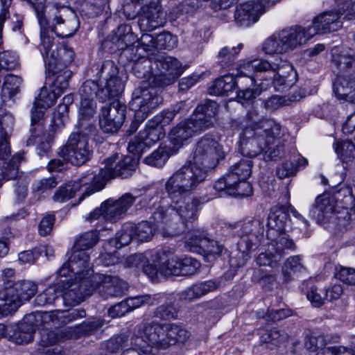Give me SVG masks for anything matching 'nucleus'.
I'll use <instances>...</instances> for the list:
<instances>
[{
    "instance_id": "obj_26",
    "label": "nucleus",
    "mask_w": 355,
    "mask_h": 355,
    "mask_svg": "<svg viewBox=\"0 0 355 355\" xmlns=\"http://www.w3.org/2000/svg\"><path fill=\"white\" fill-rule=\"evenodd\" d=\"M98 88V83L91 80L85 81L82 85L79 90L81 98L80 107L79 109L80 121L89 119L95 114L96 106L94 98H97Z\"/></svg>"
},
{
    "instance_id": "obj_11",
    "label": "nucleus",
    "mask_w": 355,
    "mask_h": 355,
    "mask_svg": "<svg viewBox=\"0 0 355 355\" xmlns=\"http://www.w3.org/2000/svg\"><path fill=\"white\" fill-rule=\"evenodd\" d=\"M162 103V98L157 94L154 87L147 88L144 85L141 88H136L129 103L130 108L135 112V121L132 122L130 134L135 132L139 124L148 116L150 112Z\"/></svg>"
},
{
    "instance_id": "obj_3",
    "label": "nucleus",
    "mask_w": 355,
    "mask_h": 355,
    "mask_svg": "<svg viewBox=\"0 0 355 355\" xmlns=\"http://www.w3.org/2000/svg\"><path fill=\"white\" fill-rule=\"evenodd\" d=\"M200 266L196 259L190 257H178L173 248L164 247L157 252L151 261L143 266L144 272L153 279L159 275L164 277L189 276L194 275Z\"/></svg>"
},
{
    "instance_id": "obj_54",
    "label": "nucleus",
    "mask_w": 355,
    "mask_h": 355,
    "mask_svg": "<svg viewBox=\"0 0 355 355\" xmlns=\"http://www.w3.org/2000/svg\"><path fill=\"white\" fill-rule=\"evenodd\" d=\"M18 65V59L15 53L9 51L0 53L1 69L13 70L15 69Z\"/></svg>"
},
{
    "instance_id": "obj_40",
    "label": "nucleus",
    "mask_w": 355,
    "mask_h": 355,
    "mask_svg": "<svg viewBox=\"0 0 355 355\" xmlns=\"http://www.w3.org/2000/svg\"><path fill=\"white\" fill-rule=\"evenodd\" d=\"M135 239L134 225L127 223L116 233L114 239L109 241L108 245L115 249H120L128 245Z\"/></svg>"
},
{
    "instance_id": "obj_53",
    "label": "nucleus",
    "mask_w": 355,
    "mask_h": 355,
    "mask_svg": "<svg viewBox=\"0 0 355 355\" xmlns=\"http://www.w3.org/2000/svg\"><path fill=\"white\" fill-rule=\"evenodd\" d=\"M105 1L106 0H86L83 12L89 17H94L103 12Z\"/></svg>"
},
{
    "instance_id": "obj_37",
    "label": "nucleus",
    "mask_w": 355,
    "mask_h": 355,
    "mask_svg": "<svg viewBox=\"0 0 355 355\" xmlns=\"http://www.w3.org/2000/svg\"><path fill=\"white\" fill-rule=\"evenodd\" d=\"M239 82L233 75H225L214 80L209 87V93L216 96L226 95L233 91Z\"/></svg>"
},
{
    "instance_id": "obj_16",
    "label": "nucleus",
    "mask_w": 355,
    "mask_h": 355,
    "mask_svg": "<svg viewBox=\"0 0 355 355\" xmlns=\"http://www.w3.org/2000/svg\"><path fill=\"white\" fill-rule=\"evenodd\" d=\"M156 67L153 82L159 89L173 83L183 72L181 62L175 58L166 56L154 61Z\"/></svg>"
},
{
    "instance_id": "obj_9",
    "label": "nucleus",
    "mask_w": 355,
    "mask_h": 355,
    "mask_svg": "<svg viewBox=\"0 0 355 355\" xmlns=\"http://www.w3.org/2000/svg\"><path fill=\"white\" fill-rule=\"evenodd\" d=\"M337 10L326 11L315 17L312 26L302 27L306 36V43L316 34H325L339 30L343 23L340 15H345L348 19L355 17V0H336Z\"/></svg>"
},
{
    "instance_id": "obj_17",
    "label": "nucleus",
    "mask_w": 355,
    "mask_h": 355,
    "mask_svg": "<svg viewBox=\"0 0 355 355\" xmlns=\"http://www.w3.org/2000/svg\"><path fill=\"white\" fill-rule=\"evenodd\" d=\"M164 136V128L150 120L146 123L144 130L140 132L137 137L129 142L128 150L130 153L140 156L146 148L163 139Z\"/></svg>"
},
{
    "instance_id": "obj_59",
    "label": "nucleus",
    "mask_w": 355,
    "mask_h": 355,
    "mask_svg": "<svg viewBox=\"0 0 355 355\" xmlns=\"http://www.w3.org/2000/svg\"><path fill=\"white\" fill-rule=\"evenodd\" d=\"M326 344V340L323 336L311 334L307 335L305 338L304 346L306 349L310 351H316L319 347L324 346Z\"/></svg>"
},
{
    "instance_id": "obj_46",
    "label": "nucleus",
    "mask_w": 355,
    "mask_h": 355,
    "mask_svg": "<svg viewBox=\"0 0 355 355\" xmlns=\"http://www.w3.org/2000/svg\"><path fill=\"white\" fill-rule=\"evenodd\" d=\"M78 191H79V185L72 184V182L70 181L65 185L60 187L55 191L52 198L55 202H64L72 198Z\"/></svg>"
},
{
    "instance_id": "obj_63",
    "label": "nucleus",
    "mask_w": 355,
    "mask_h": 355,
    "mask_svg": "<svg viewBox=\"0 0 355 355\" xmlns=\"http://www.w3.org/2000/svg\"><path fill=\"white\" fill-rule=\"evenodd\" d=\"M297 172V166L293 162L286 161L277 168V175L280 179H284L294 175Z\"/></svg>"
},
{
    "instance_id": "obj_48",
    "label": "nucleus",
    "mask_w": 355,
    "mask_h": 355,
    "mask_svg": "<svg viewBox=\"0 0 355 355\" xmlns=\"http://www.w3.org/2000/svg\"><path fill=\"white\" fill-rule=\"evenodd\" d=\"M155 233V227L147 221L134 225L135 239L141 242L150 241Z\"/></svg>"
},
{
    "instance_id": "obj_33",
    "label": "nucleus",
    "mask_w": 355,
    "mask_h": 355,
    "mask_svg": "<svg viewBox=\"0 0 355 355\" xmlns=\"http://www.w3.org/2000/svg\"><path fill=\"white\" fill-rule=\"evenodd\" d=\"M107 181V179L104 178L102 168L99 171L98 175L94 171L87 172L85 175L82 176L77 181L71 182L72 184H78L79 189L81 188L82 186H88L86 189L87 191L85 192L84 195L89 196L90 193L101 190L104 187Z\"/></svg>"
},
{
    "instance_id": "obj_8",
    "label": "nucleus",
    "mask_w": 355,
    "mask_h": 355,
    "mask_svg": "<svg viewBox=\"0 0 355 355\" xmlns=\"http://www.w3.org/2000/svg\"><path fill=\"white\" fill-rule=\"evenodd\" d=\"M135 197L137 200V205L139 208L150 209L155 208V211L152 213V218L157 227L162 229V233L164 237H173L183 233L187 227V223H191L198 217V212L193 218L189 220L184 219L182 217L181 218H175L173 216L166 217V210L172 207V200L170 198L171 204L168 207L164 205L156 207L158 196L155 192L153 193H146L139 197Z\"/></svg>"
},
{
    "instance_id": "obj_36",
    "label": "nucleus",
    "mask_w": 355,
    "mask_h": 355,
    "mask_svg": "<svg viewBox=\"0 0 355 355\" xmlns=\"http://www.w3.org/2000/svg\"><path fill=\"white\" fill-rule=\"evenodd\" d=\"M207 239L204 229L193 228L185 235V245L191 252L202 254V241Z\"/></svg>"
},
{
    "instance_id": "obj_6",
    "label": "nucleus",
    "mask_w": 355,
    "mask_h": 355,
    "mask_svg": "<svg viewBox=\"0 0 355 355\" xmlns=\"http://www.w3.org/2000/svg\"><path fill=\"white\" fill-rule=\"evenodd\" d=\"M217 105L214 102L200 104L190 119L181 121L173 128L169 137L178 148L187 144L189 140L213 126Z\"/></svg>"
},
{
    "instance_id": "obj_60",
    "label": "nucleus",
    "mask_w": 355,
    "mask_h": 355,
    "mask_svg": "<svg viewBox=\"0 0 355 355\" xmlns=\"http://www.w3.org/2000/svg\"><path fill=\"white\" fill-rule=\"evenodd\" d=\"M252 87V88H246L238 92L236 97L238 98V101L242 105L248 104L249 102L254 99L261 94V90L259 88L257 87L255 85Z\"/></svg>"
},
{
    "instance_id": "obj_43",
    "label": "nucleus",
    "mask_w": 355,
    "mask_h": 355,
    "mask_svg": "<svg viewBox=\"0 0 355 355\" xmlns=\"http://www.w3.org/2000/svg\"><path fill=\"white\" fill-rule=\"evenodd\" d=\"M21 78L12 74L5 76V80L1 89V96L5 98H11L19 92L21 84Z\"/></svg>"
},
{
    "instance_id": "obj_25",
    "label": "nucleus",
    "mask_w": 355,
    "mask_h": 355,
    "mask_svg": "<svg viewBox=\"0 0 355 355\" xmlns=\"http://www.w3.org/2000/svg\"><path fill=\"white\" fill-rule=\"evenodd\" d=\"M135 202L136 198L130 193L122 195L117 200L107 199L102 203L103 218L110 222H116L123 218Z\"/></svg>"
},
{
    "instance_id": "obj_55",
    "label": "nucleus",
    "mask_w": 355,
    "mask_h": 355,
    "mask_svg": "<svg viewBox=\"0 0 355 355\" xmlns=\"http://www.w3.org/2000/svg\"><path fill=\"white\" fill-rule=\"evenodd\" d=\"M334 276L347 284H355V269L338 266L335 269Z\"/></svg>"
},
{
    "instance_id": "obj_42",
    "label": "nucleus",
    "mask_w": 355,
    "mask_h": 355,
    "mask_svg": "<svg viewBox=\"0 0 355 355\" xmlns=\"http://www.w3.org/2000/svg\"><path fill=\"white\" fill-rule=\"evenodd\" d=\"M243 46V44L240 43L237 46L232 47L231 49L227 46L222 48L218 54L220 65L223 68H228L232 66Z\"/></svg>"
},
{
    "instance_id": "obj_56",
    "label": "nucleus",
    "mask_w": 355,
    "mask_h": 355,
    "mask_svg": "<svg viewBox=\"0 0 355 355\" xmlns=\"http://www.w3.org/2000/svg\"><path fill=\"white\" fill-rule=\"evenodd\" d=\"M355 349L343 345L322 347L315 355H355Z\"/></svg>"
},
{
    "instance_id": "obj_15",
    "label": "nucleus",
    "mask_w": 355,
    "mask_h": 355,
    "mask_svg": "<svg viewBox=\"0 0 355 355\" xmlns=\"http://www.w3.org/2000/svg\"><path fill=\"white\" fill-rule=\"evenodd\" d=\"M87 284V293L92 295L94 291H98L105 299L121 295L127 288L126 283L118 277L100 273L92 275Z\"/></svg>"
},
{
    "instance_id": "obj_18",
    "label": "nucleus",
    "mask_w": 355,
    "mask_h": 355,
    "mask_svg": "<svg viewBox=\"0 0 355 355\" xmlns=\"http://www.w3.org/2000/svg\"><path fill=\"white\" fill-rule=\"evenodd\" d=\"M265 252H261L257 257V263L261 266L275 268L278 266L286 250H293L295 248L294 242L291 239L281 237L279 240L268 239Z\"/></svg>"
},
{
    "instance_id": "obj_28",
    "label": "nucleus",
    "mask_w": 355,
    "mask_h": 355,
    "mask_svg": "<svg viewBox=\"0 0 355 355\" xmlns=\"http://www.w3.org/2000/svg\"><path fill=\"white\" fill-rule=\"evenodd\" d=\"M132 69L133 74L137 78L141 80V86L138 88L143 87L144 85H146L148 89L154 87L157 90V94L159 95V89L153 82V78H154L155 71L156 70L154 62L142 56L134 62Z\"/></svg>"
},
{
    "instance_id": "obj_45",
    "label": "nucleus",
    "mask_w": 355,
    "mask_h": 355,
    "mask_svg": "<svg viewBox=\"0 0 355 355\" xmlns=\"http://www.w3.org/2000/svg\"><path fill=\"white\" fill-rule=\"evenodd\" d=\"M153 315L163 320H175L178 317V309L172 302H167L157 307Z\"/></svg>"
},
{
    "instance_id": "obj_31",
    "label": "nucleus",
    "mask_w": 355,
    "mask_h": 355,
    "mask_svg": "<svg viewBox=\"0 0 355 355\" xmlns=\"http://www.w3.org/2000/svg\"><path fill=\"white\" fill-rule=\"evenodd\" d=\"M273 63L279 64V69L274 71L275 74L273 79L276 89L282 92L288 89L295 83V73L292 66L279 59H277Z\"/></svg>"
},
{
    "instance_id": "obj_58",
    "label": "nucleus",
    "mask_w": 355,
    "mask_h": 355,
    "mask_svg": "<svg viewBox=\"0 0 355 355\" xmlns=\"http://www.w3.org/2000/svg\"><path fill=\"white\" fill-rule=\"evenodd\" d=\"M202 253L210 256H219L223 253L224 247L220 245L217 241L211 240L209 238L202 241Z\"/></svg>"
},
{
    "instance_id": "obj_22",
    "label": "nucleus",
    "mask_w": 355,
    "mask_h": 355,
    "mask_svg": "<svg viewBox=\"0 0 355 355\" xmlns=\"http://www.w3.org/2000/svg\"><path fill=\"white\" fill-rule=\"evenodd\" d=\"M271 0H249L236 7L234 18L240 26L248 27L258 21Z\"/></svg>"
},
{
    "instance_id": "obj_47",
    "label": "nucleus",
    "mask_w": 355,
    "mask_h": 355,
    "mask_svg": "<svg viewBox=\"0 0 355 355\" xmlns=\"http://www.w3.org/2000/svg\"><path fill=\"white\" fill-rule=\"evenodd\" d=\"M334 148L343 162H347L355 157V145L351 141H338L336 143Z\"/></svg>"
},
{
    "instance_id": "obj_61",
    "label": "nucleus",
    "mask_w": 355,
    "mask_h": 355,
    "mask_svg": "<svg viewBox=\"0 0 355 355\" xmlns=\"http://www.w3.org/2000/svg\"><path fill=\"white\" fill-rule=\"evenodd\" d=\"M69 107L60 103L53 112V126L60 128L64 125L68 119Z\"/></svg>"
},
{
    "instance_id": "obj_64",
    "label": "nucleus",
    "mask_w": 355,
    "mask_h": 355,
    "mask_svg": "<svg viewBox=\"0 0 355 355\" xmlns=\"http://www.w3.org/2000/svg\"><path fill=\"white\" fill-rule=\"evenodd\" d=\"M157 49H171L176 43V38L169 33H162L157 35Z\"/></svg>"
},
{
    "instance_id": "obj_51",
    "label": "nucleus",
    "mask_w": 355,
    "mask_h": 355,
    "mask_svg": "<svg viewBox=\"0 0 355 355\" xmlns=\"http://www.w3.org/2000/svg\"><path fill=\"white\" fill-rule=\"evenodd\" d=\"M156 295H138L125 299L130 312L144 305H155L156 304Z\"/></svg>"
},
{
    "instance_id": "obj_50",
    "label": "nucleus",
    "mask_w": 355,
    "mask_h": 355,
    "mask_svg": "<svg viewBox=\"0 0 355 355\" xmlns=\"http://www.w3.org/2000/svg\"><path fill=\"white\" fill-rule=\"evenodd\" d=\"M288 339V334L283 330L272 329L267 331L261 336V340L266 343L277 346Z\"/></svg>"
},
{
    "instance_id": "obj_10",
    "label": "nucleus",
    "mask_w": 355,
    "mask_h": 355,
    "mask_svg": "<svg viewBox=\"0 0 355 355\" xmlns=\"http://www.w3.org/2000/svg\"><path fill=\"white\" fill-rule=\"evenodd\" d=\"M302 26H293L274 33L262 45V50L268 55L292 51L306 44Z\"/></svg>"
},
{
    "instance_id": "obj_34",
    "label": "nucleus",
    "mask_w": 355,
    "mask_h": 355,
    "mask_svg": "<svg viewBox=\"0 0 355 355\" xmlns=\"http://www.w3.org/2000/svg\"><path fill=\"white\" fill-rule=\"evenodd\" d=\"M33 316L26 315L22 322L15 328L12 338L17 344H24L31 342L35 331V324L32 323Z\"/></svg>"
},
{
    "instance_id": "obj_14",
    "label": "nucleus",
    "mask_w": 355,
    "mask_h": 355,
    "mask_svg": "<svg viewBox=\"0 0 355 355\" xmlns=\"http://www.w3.org/2000/svg\"><path fill=\"white\" fill-rule=\"evenodd\" d=\"M58 154L65 162L79 166L90 159L92 150L87 137L79 133H73Z\"/></svg>"
},
{
    "instance_id": "obj_2",
    "label": "nucleus",
    "mask_w": 355,
    "mask_h": 355,
    "mask_svg": "<svg viewBox=\"0 0 355 355\" xmlns=\"http://www.w3.org/2000/svg\"><path fill=\"white\" fill-rule=\"evenodd\" d=\"M34 9L40 27V50L49 68L53 71L65 67L73 60V53L67 49H52L54 33L58 37H69L79 27L76 14L64 3L46 0H28Z\"/></svg>"
},
{
    "instance_id": "obj_62",
    "label": "nucleus",
    "mask_w": 355,
    "mask_h": 355,
    "mask_svg": "<svg viewBox=\"0 0 355 355\" xmlns=\"http://www.w3.org/2000/svg\"><path fill=\"white\" fill-rule=\"evenodd\" d=\"M157 37L155 38L152 35L148 33H144L138 40L137 48V51L143 50L147 52L154 48L157 49Z\"/></svg>"
},
{
    "instance_id": "obj_19",
    "label": "nucleus",
    "mask_w": 355,
    "mask_h": 355,
    "mask_svg": "<svg viewBox=\"0 0 355 355\" xmlns=\"http://www.w3.org/2000/svg\"><path fill=\"white\" fill-rule=\"evenodd\" d=\"M71 71L64 69L56 75L52 89L50 90L44 87L41 89L38 96L35 100V105L47 108L53 105L58 98L69 86V79Z\"/></svg>"
},
{
    "instance_id": "obj_13",
    "label": "nucleus",
    "mask_w": 355,
    "mask_h": 355,
    "mask_svg": "<svg viewBox=\"0 0 355 355\" xmlns=\"http://www.w3.org/2000/svg\"><path fill=\"white\" fill-rule=\"evenodd\" d=\"M58 274L61 277L83 282L85 285L94 275L89 262V255L85 250H73L67 262L59 269Z\"/></svg>"
},
{
    "instance_id": "obj_30",
    "label": "nucleus",
    "mask_w": 355,
    "mask_h": 355,
    "mask_svg": "<svg viewBox=\"0 0 355 355\" xmlns=\"http://www.w3.org/2000/svg\"><path fill=\"white\" fill-rule=\"evenodd\" d=\"M117 73V68L112 61L103 62L99 71L100 78L105 80L106 87L114 96H118L124 88L122 80L116 76Z\"/></svg>"
},
{
    "instance_id": "obj_39",
    "label": "nucleus",
    "mask_w": 355,
    "mask_h": 355,
    "mask_svg": "<svg viewBox=\"0 0 355 355\" xmlns=\"http://www.w3.org/2000/svg\"><path fill=\"white\" fill-rule=\"evenodd\" d=\"M22 304L16 299L15 295L8 288L0 293V313L1 315H8L15 312Z\"/></svg>"
},
{
    "instance_id": "obj_27",
    "label": "nucleus",
    "mask_w": 355,
    "mask_h": 355,
    "mask_svg": "<svg viewBox=\"0 0 355 355\" xmlns=\"http://www.w3.org/2000/svg\"><path fill=\"white\" fill-rule=\"evenodd\" d=\"M279 69V64L271 63L266 60H243L237 66L236 76L245 77L250 82V87L254 86L253 73L255 71H275Z\"/></svg>"
},
{
    "instance_id": "obj_7",
    "label": "nucleus",
    "mask_w": 355,
    "mask_h": 355,
    "mask_svg": "<svg viewBox=\"0 0 355 355\" xmlns=\"http://www.w3.org/2000/svg\"><path fill=\"white\" fill-rule=\"evenodd\" d=\"M230 232L237 236L239 266H243L250 258V253L256 250L263 239L264 226L257 218H248L228 225Z\"/></svg>"
},
{
    "instance_id": "obj_49",
    "label": "nucleus",
    "mask_w": 355,
    "mask_h": 355,
    "mask_svg": "<svg viewBox=\"0 0 355 355\" xmlns=\"http://www.w3.org/2000/svg\"><path fill=\"white\" fill-rule=\"evenodd\" d=\"M59 295H60V288L58 287L57 289L55 285H51L36 297L35 302L38 306L50 304L58 299Z\"/></svg>"
},
{
    "instance_id": "obj_29",
    "label": "nucleus",
    "mask_w": 355,
    "mask_h": 355,
    "mask_svg": "<svg viewBox=\"0 0 355 355\" xmlns=\"http://www.w3.org/2000/svg\"><path fill=\"white\" fill-rule=\"evenodd\" d=\"M336 202L333 198L319 196L310 209V215L318 223H326L334 214Z\"/></svg>"
},
{
    "instance_id": "obj_21",
    "label": "nucleus",
    "mask_w": 355,
    "mask_h": 355,
    "mask_svg": "<svg viewBox=\"0 0 355 355\" xmlns=\"http://www.w3.org/2000/svg\"><path fill=\"white\" fill-rule=\"evenodd\" d=\"M267 227L268 239L279 240L281 237L290 239L286 233L291 228L286 206L278 205L270 209Z\"/></svg>"
},
{
    "instance_id": "obj_12",
    "label": "nucleus",
    "mask_w": 355,
    "mask_h": 355,
    "mask_svg": "<svg viewBox=\"0 0 355 355\" xmlns=\"http://www.w3.org/2000/svg\"><path fill=\"white\" fill-rule=\"evenodd\" d=\"M137 6H141V14L139 20L141 28L150 31L164 24L159 0H132L131 3L124 6V12L129 19H133L138 13Z\"/></svg>"
},
{
    "instance_id": "obj_52",
    "label": "nucleus",
    "mask_w": 355,
    "mask_h": 355,
    "mask_svg": "<svg viewBox=\"0 0 355 355\" xmlns=\"http://www.w3.org/2000/svg\"><path fill=\"white\" fill-rule=\"evenodd\" d=\"M58 311H60V310L55 312H35L28 315L33 316L31 320L32 323L35 324V327L38 325V322L48 324L52 322L53 326H55L58 324L55 320L60 319V313H58Z\"/></svg>"
},
{
    "instance_id": "obj_24",
    "label": "nucleus",
    "mask_w": 355,
    "mask_h": 355,
    "mask_svg": "<svg viewBox=\"0 0 355 355\" xmlns=\"http://www.w3.org/2000/svg\"><path fill=\"white\" fill-rule=\"evenodd\" d=\"M117 155L114 154L104 162L103 174L107 180L120 177L127 178L132 175L137 167L136 160L131 156H125L116 162Z\"/></svg>"
},
{
    "instance_id": "obj_1",
    "label": "nucleus",
    "mask_w": 355,
    "mask_h": 355,
    "mask_svg": "<svg viewBox=\"0 0 355 355\" xmlns=\"http://www.w3.org/2000/svg\"><path fill=\"white\" fill-rule=\"evenodd\" d=\"M225 156L223 146L215 136L205 135L199 139L193 160L186 162L164 183V189L173 203L166 210V217L189 220L196 216L200 201L192 193L205 180L207 171Z\"/></svg>"
},
{
    "instance_id": "obj_35",
    "label": "nucleus",
    "mask_w": 355,
    "mask_h": 355,
    "mask_svg": "<svg viewBox=\"0 0 355 355\" xmlns=\"http://www.w3.org/2000/svg\"><path fill=\"white\" fill-rule=\"evenodd\" d=\"M252 162L250 159H241L229 168L227 173L228 181L236 184L239 180H247L252 173Z\"/></svg>"
},
{
    "instance_id": "obj_41",
    "label": "nucleus",
    "mask_w": 355,
    "mask_h": 355,
    "mask_svg": "<svg viewBox=\"0 0 355 355\" xmlns=\"http://www.w3.org/2000/svg\"><path fill=\"white\" fill-rule=\"evenodd\" d=\"M171 156V148L166 146H159L150 155L144 159V162L152 166L162 167Z\"/></svg>"
},
{
    "instance_id": "obj_5",
    "label": "nucleus",
    "mask_w": 355,
    "mask_h": 355,
    "mask_svg": "<svg viewBox=\"0 0 355 355\" xmlns=\"http://www.w3.org/2000/svg\"><path fill=\"white\" fill-rule=\"evenodd\" d=\"M331 69L337 78L333 89L338 99L351 101L355 96V51L347 47L331 49Z\"/></svg>"
},
{
    "instance_id": "obj_44",
    "label": "nucleus",
    "mask_w": 355,
    "mask_h": 355,
    "mask_svg": "<svg viewBox=\"0 0 355 355\" xmlns=\"http://www.w3.org/2000/svg\"><path fill=\"white\" fill-rule=\"evenodd\" d=\"M99 235L97 231H88L76 239L73 250H86L93 248L98 242Z\"/></svg>"
},
{
    "instance_id": "obj_20",
    "label": "nucleus",
    "mask_w": 355,
    "mask_h": 355,
    "mask_svg": "<svg viewBox=\"0 0 355 355\" xmlns=\"http://www.w3.org/2000/svg\"><path fill=\"white\" fill-rule=\"evenodd\" d=\"M126 106L119 100L113 101L107 107H103L99 117V124L103 132H117L124 122Z\"/></svg>"
},
{
    "instance_id": "obj_38",
    "label": "nucleus",
    "mask_w": 355,
    "mask_h": 355,
    "mask_svg": "<svg viewBox=\"0 0 355 355\" xmlns=\"http://www.w3.org/2000/svg\"><path fill=\"white\" fill-rule=\"evenodd\" d=\"M304 270L305 268L302 263V257L300 255L288 258L282 269L284 279L287 282L293 280L295 277H297L299 273Z\"/></svg>"
},
{
    "instance_id": "obj_23",
    "label": "nucleus",
    "mask_w": 355,
    "mask_h": 355,
    "mask_svg": "<svg viewBox=\"0 0 355 355\" xmlns=\"http://www.w3.org/2000/svg\"><path fill=\"white\" fill-rule=\"evenodd\" d=\"M62 301L65 306H73L78 305L85 300L86 296L91 295L87 293L89 289L88 284L73 279L65 278L59 282Z\"/></svg>"
},
{
    "instance_id": "obj_57",
    "label": "nucleus",
    "mask_w": 355,
    "mask_h": 355,
    "mask_svg": "<svg viewBox=\"0 0 355 355\" xmlns=\"http://www.w3.org/2000/svg\"><path fill=\"white\" fill-rule=\"evenodd\" d=\"M128 336L121 334L110 338L107 343V349L111 353H116L119 350L128 346Z\"/></svg>"
},
{
    "instance_id": "obj_32",
    "label": "nucleus",
    "mask_w": 355,
    "mask_h": 355,
    "mask_svg": "<svg viewBox=\"0 0 355 355\" xmlns=\"http://www.w3.org/2000/svg\"><path fill=\"white\" fill-rule=\"evenodd\" d=\"M10 282H8V287L9 290L16 295V299L23 304L28 302L37 293V284L31 280H19L10 285Z\"/></svg>"
},
{
    "instance_id": "obj_4",
    "label": "nucleus",
    "mask_w": 355,
    "mask_h": 355,
    "mask_svg": "<svg viewBox=\"0 0 355 355\" xmlns=\"http://www.w3.org/2000/svg\"><path fill=\"white\" fill-rule=\"evenodd\" d=\"M282 136V127L273 119H263L247 125L239 136V150L246 157L254 158L262 153Z\"/></svg>"
}]
</instances>
